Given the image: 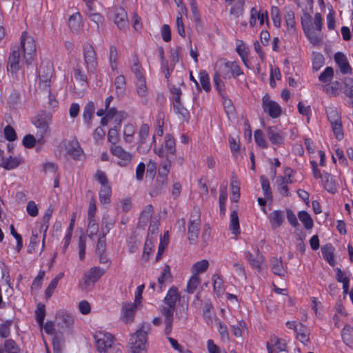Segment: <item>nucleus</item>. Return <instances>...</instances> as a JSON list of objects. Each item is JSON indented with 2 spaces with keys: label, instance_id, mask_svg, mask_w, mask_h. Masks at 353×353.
I'll list each match as a JSON object with an SVG mask.
<instances>
[{
  "label": "nucleus",
  "instance_id": "obj_16",
  "mask_svg": "<svg viewBox=\"0 0 353 353\" xmlns=\"http://www.w3.org/2000/svg\"><path fill=\"white\" fill-rule=\"evenodd\" d=\"M63 144L66 153L71 157L79 159L81 156L82 150L77 140H65Z\"/></svg>",
  "mask_w": 353,
  "mask_h": 353
},
{
  "label": "nucleus",
  "instance_id": "obj_54",
  "mask_svg": "<svg viewBox=\"0 0 353 353\" xmlns=\"http://www.w3.org/2000/svg\"><path fill=\"white\" fill-rule=\"evenodd\" d=\"M261 183L262 186V190L263 191L264 196L267 199L272 198V192L270 190V183L268 179L264 176H261Z\"/></svg>",
  "mask_w": 353,
  "mask_h": 353
},
{
  "label": "nucleus",
  "instance_id": "obj_57",
  "mask_svg": "<svg viewBox=\"0 0 353 353\" xmlns=\"http://www.w3.org/2000/svg\"><path fill=\"white\" fill-rule=\"evenodd\" d=\"M149 135V126L143 123L141 125L139 132V143H143Z\"/></svg>",
  "mask_w": 353,
  "mask_h": 353
},
{
  "label": "nucleus",
  "instance_id": "obj_19",
  "mask_svg": "<svg viewBox=\"0 0 353 353\" xmlns=\"http://www.w3.org/2000/svg\"><path fill=\"white\" fill-rule=\"evenodd\" d=\"M334 58L341 73L352 74V68L343 53L338 52L334 54Z\"/></svg>",
  "mask_w": 353,
  "mask_h": 353
},
{
  "label": "nucleus",
  "instance_id": "obj_28",
  "mask_svg": "<svg viewBox=\"0 0 353 353\" xmlns=\"http://www.w3.org/2000/svg\"><path fill=\"white\" fill-rule=\"evenodd\" d=\"M270 221L273 228L281 225L284 221L283 212L281 210H274L270 214Z\"/></svg>",
  "mask_w": 353,
  "mask_h": 353
},
{
  "label": "nucleus",
  "instance_id": "obj_22",
  "mask_svg": "<svg viewBox=\"0 0 353 353\" xmlns=\"http://www.w3.org/2000/svg\"><path fill=\"white\" fill-rule=\"evenodd\" d=\"M270 268L272 272L280 277H284L286 274V269L283 266L281 258H272L270 260Z\"/></svg>",
  "mask_w": 353,
  "mask_h": 353
},
{
  "label": "nucleus",
  "instance_id": "obj_56",
  "mask_svg": "<svg viewBox=\"0 0 353 353\" xmlns=\"http://www.w3.org/2000/svg\"><path fill=\"white\" fill-rule=\"evenodd\" d=\"M164 158H165V160L162 161L160 164L159 172L163 173L164 174H168V173L170 172V168L171 164H172V157H164Z\"/></svg>",
  "mask_w": 353,
  "mask_h": 353
},
{
  "label": "nucleus",
  "instance_id": "obj_43",
  "mask_svg": "<svg viewBox=\"0 0 353 353\" xmlns=\"http://www.w3.org/2000/svg\"><path fill=\"white\" fill-rule=\"evenodd\" d=\"M270 343L272 346L274 347V350L277 352L284 351L286 348V343L283 339L277 338L273 336L270 339Z\"/></svg>",
  "mask_w": 353,
  "mask_h": 353
},
{
  "label": "nucleus",
  "instance_id": "obj_42",
  "mask_svg": "<svg viewBox=\"0 0 353 353\" xmlns=\"http://www.w3.org/2000/svg\"><path fill=\"white\" fill-rule=\"evenodd\" d=\"M297 334V339L303 343L309 341V333L307 329L301 323H299L298 331H295Z\"/></svg>",
  "mask_w": 353,
  "mask_h": 353
},
{
  "label": "nucleus",
  "instance_id": "obj_23",
  "mask_svg": "<svg viewBox=\"0 0 353 353\" xmlns=\"http://www.w3.org/2000/svg\"><path fill=\"white\" fill-rule=\"evenodd\" d=\"M245 258L253 268L259 270H261V265H262L264 259L263 256L259 253L258 249H256V254L255 256H254L250 252H247Z\"/></svg>",
  "mask_w": 353,
  "mask_h": 353
},
{
  "label": "nucleus",
  "instance_id": "obj_29",
  "mask_svg": "<svg viewBox=\"0 0 353 353\" xmlns=\"http://www.w3.org/2000/svg\"><path fill=\"white\" fill-rule=\"evenodd\" d=\"M112 194V188L110 185L101 186L99 192V200L101 204H109Z\"/></svg>",
  "mask_w": 353,
  "mask_h": 353
},
{
  "label": "nucleus",
  "instance_id": "obj_51",
  "mask_svg": "<svg viewBox=\"0 0 353 353\" xmlns=\"http://www.w3.org/2000/svg\"><path fill=\"white\" fill-rule=\"evenodd\" d=\"M199 80L201 84L202 88L206 92L210 91V79L208 72L205 70H202L199 73Z\"/></svg>",
  "mask_w": 353,
  "mask_h": 353
},
{
  "label": "nucleus",
  "instance_id": "obj_55",
  "mask_svg": "<svg viewBox=\"0 0 353 353\" xmlns=\"http://www.w3.org/2000/svg\"><path fill=\"white\" fill-rule=\"evenodd\" d=\"M93 177L101 184V186L109 185L105 172L101 170H98Z\"/></svg>",
  "mask_w": 353,
  "mask_h": 353
},
{
  "label": "nucleus",
  "instance_id": "obj_44",
  "mask_svg": "<svg viewBox=\"0 0 353 353\" xmlns=\"http://www.w3.org/2000/svg\"><path fill=\"white\" fill-rule=\"evenodd\" d=\"M276 183L277 186V190L281 194L285 196H290L289 189L288 185L285 184L283 181V176H278L276 180Z\"/></svg>",
  "mask_w": 353,
  "mask_h": 353
},
{
  "label": "nucleus",
  "instance_id": "obj_53",
  "mask_svg": "<svg viewBox=\"0 0 353 353\" xmlns=\"http://www.w3.org/2000/svg\"><path fill=\"white\" fill-rule=\"evenodd\" d=\"M4 349L7 353H19L20 352L19 346L11 339L5 341Z\"/></svg>",
  "mask_w": 353,
  "mask_h": 353
},
{
  "label": "nucleus",
  "instance_id": "obj_62",
  "mask_svg": "<svg viewBox=\"0 0 353 353\" xmlns=\"http://www.w3.org/2000/svg\"><path fill=\"white\" fill-rule=\"evenodd\" d=\"M26 211L31 216H37L39 213L37 205L33 201H30L26 206Z\"/></svg>",
  "mask_w": 353,
  "mask_h": 353
},
{
  "label": "nucleus",
  "instance_id": "obj_10",
  "mask_svg": "<svg viewBox=\"0 0 353 353\" xmlns=\"http://www.w3.org/2000/svg\"><path fill=\"white\" fill-rule=\"evenodd\" d=\"M262 108L272 118H277L281 113L280 105L270 99L269 95L265 94L262 99Z\"/></svg>",
  "mask_w": 353,
  "mask_h": 353
},
{
  "label": "nucleus",
  "instance_id": "obj_46",
  "mask_svg": "<svg viewBox=\"0 0 353 353\" xmlns=\"http://www.w3.org/2000/svg\"><path fill=\"white\" fill-rule=\"evenodd\" d=\"M105 273V270L99 267H94L90 270V282H97Z\"/></svg>",
  "mask_w": 353,
  "mask_h": 353
},
{
  "label": "nucleus",
  "instance_id": "obj_41",
  "mask_svg": "<svg viewBox=\"0 0 353 353\" xmlns=\"http://www.w3.org/2000/svg\"><path fill=\"white\" fill-rule=\"evenodd\" d=\"M299 220L302 222L304 227L307 230H310L313 227V220L310 215L305 211H301L298 214Z\"/></svg>",
  "mask_w": 353,
  "mask_h": 353
},
{
  "label": "nucleus",
  "instance_id": "obj_48",
  "mask_svg": "<svg viewBox=\"0 0 353 353\" xmlns=\"http://www.w3.org/2000/svg\"><path fill=\"white\" fill-rule=\"evenodd\" d=\"M254 141L258 146L265 148L268 147V143L265 139L264 134L261 130H256L254 132Z\"/></svg>",
  "mask_w": 353,
  "mask_h": 353
},
{
  "label": "nucleus",
  "instance_id": "obj_7",
  "mask_svg": "<svg viewBox=\"0 0 353 353\" xmlns=\"http://www.w3.org/2000/svg\"><path fill=\"white\" fill-rule=\"evenodd\" d=\"M200 225V212L198 210H194L191 214L188 224V239L190 242H194L197 239Z\"/></svg>",
  "mask_w": 353,
  "mask_h": 353
},
{
  "label": "nucleus",
  "instance_id": "obj_39",
  "mask_svg": "<svg viewBox=\"0 0 353 353\" xmlns=\"http://www.w3.org/2000/svg\"><path fill=\"white\" fill-rule=\"evenodd\" d=\"M200 283V277L192 274V276L187 283L186 292L189 294H193Z\"/></svg>",
  "mask_w": 353,
  "mask_h": 353
},
{
  "label": "nucleus",
  "instance_id": "obj_32",
  "mask_svg": "<svg viewBox=\"0 0 353 353\" xmlns=\"http://www.w3.org/2000/svg\"><path fill=\"white\" fill-rule=\"evenodd\" d=\"M209 268V262L208 260L203 259L195 263L191 268L192 274L199 276V274L207 271Z\"/></svg>",
  "mask_w": 353,
  "mask_h": 353
},
{
  "label": "nucleus",
  "instance_id": "obj_63",
  "mask_svg": "<svg viewBox=\"0 0 353 353\" xmlns=\"http://www.w3.org/2000/svg\"><path fill=\"white\" fill-rule=\"evenodd\" d=\"M108 141L112 143V145H117L116 143L119 141V134L117 128H111L108 134Z\"/></svg>",
  "mask_w": 353,
  "mask_h": 353
},
{
  "label": "nucleus",
  "instance_id": "obj_24",
  "mask_svg": "<svg viewBox=\"0 0 353 353\" xmlns=\"http://www.w3.org/2000/svg\"><path fill=\"white\" fill-rule=\"evenodd\" d=\"M45 142V139L34 137L32 134H27L23 139V144L27 148H32L36 145H42Z\"/></svg>",
  "mask_w": 353,
  "mask_h": 353
},
{
  "label": "nucleus",
  "instance_id": "obj_3",
  "mask_svg": "<svg viewBox=\"0 0 353 353\" xmlns=\"http://www.w3.org/2000/svg\"><path fill=\"white\" fill-rule=\"evenodd\" d=\"M150 330V324L143 323L136 332L130 336V353H144L145 352L148 334Z\"/></svg>",
  "mask_w": 353,
  "mask_h": 353
},
{
  "label": "nucleus",
  "instance_id": "obj_34",
  "mask_svg": "<svg viewBox=\"0 0 353 353\" xmlns=\"http://www.w3.org/2000/svg\"><path fill=\"white\" fill-rule=\"evenodd\" d=\"M153 214V207L152 205H148L143 210L139 218V224L145 226L150 220Z\"/></svg>",
  "mask_w": 353,
  "mask_h": 353
},
{
  "label": "nucleus",
  "instance_id": "obj_47",
  "mask_svg": "<svg viewBox=\"0 0 353 353\" xmlns=\"http://www.w3.org/2000/svg\"><path fill=\"white\" fill-rule=\"evenodd\" d=\"M324 64V57L321 53H313L312 68L314 71L319 70Z\"/></svg>",
  "mask_w": 353,
  "mask_h": 353
},
{
  "label": "nucleus",
  "instance_id": "obj_21",
  "mask_svg": "<svg viewBox=\"0 0 353 353\" xmlns=\"http://www.w3.org/2000/svg\"><path fill=\"white\" fill-rule=\"evenodd\" d=\"M3 151L0 149V157L1 158V165L6 170H12L23 163V160L20 157H10L8 159H5L3 157Z\"/></svg>",
  "mask_w": 353,
  "mask_h": 353
},
{
  "label": "nucleus",
  "instance_id": "obj_52",
  "mask_svg": "<svg viewBox=\"0 0 353 353\" xmlns=\"http://www.w3.org/2000/svg\"><path fill=\"white\" fill-rule=\"evenodd\" d=\"M86 236L81 235L79 241V258L81 261L85 259L86 250Z\"/></svg>",
  "mask_w": 353,
  "mask_h": 353
},
{
  "label": "nucleus",
  "instance_id": "obj_25",
  "mask_svg": "<svg viewBox=\"0 0 353 353\" xmlns=\"http://www.w3.org/2000/svg\"><path fill=\"white\" fill-rule=\"evenodd\" d=\"M168 282H171V274L170 267L165 265L161 276L158 278L159 292H162Z\"/></svg>",
  "mask_w": 353,
  "mask_h": 353
},
{
  "label": "nucleus",
  "instance_id": "obj_45",
  "mask_svg": "<svg viewBox=\"0 0 353 353\" xmlns=\"http://www.w3.org/2000/svg\"><path fill=\"white\" fill-rule=\"evenodd\" d=\"M334 77V70L332 67H327L319 76V80L323 83H328Z\"/></svg>",
  "mask_w": 353,
  "mask_h": 353
},
{
  "label": "nucleus",
  "instance_id": "obj_49",
  "mask_svg": "<svg viewBox=\"0 0 353 353\" xmlns=\"http://www.w3.org/2000/svg\"><path fill=\"white\" fill-rule=\"evenodd\" d=\"M125 79L123 75H119L116 77L114 85L116 87L117 92L119 94H123L125 88Z\"/></svg>",
  "mask_w": 353,
  "mask_h": 353
},
{
  "label": "nucleus",
  "instance_id": "obj_36",
  "mask_svg": "<svg viewBox=\"0 0 353 353\" xmlns=\"http://www.w3.org/2000/svg\"><path fill=\"white\" fill-rule=\"evenodd\" d=\"M131 71L134 74L135 81L145 79L143 72V68L137 57L133 59V64L131 66Z\"/></svg>",
  "mask_w": 353,
  "mask_h": 353
},
{
  "label": "nucleus",
  "instance_id": "obj_18",
  "mask_svg": "<svg viewBox=\"0 0 353 353\" xmlns=\"http://www.w3.org/2000/svg\"><path fill=\"white\" fill-rule=\"evenodd\" d=\"M265 132L269 140L274 145H281L283 143L284 136L283 132L276 126L266 128Z\"/></svg>",
  "mask_w": 353,
  "mask_h": 353
},
{
  "label": "nucleus",
  "instance_id": "obj_5",
  "mask_svg": "<svg viewBox=\"0 0 353 353\" xmlns=\"http://www.w3.org/2000/svg\"><path fill=\"white\" fill-rule=\"evenodd\" d=\"M216 68L223 78H227L230 72L234 78L243 74L237 62L227 61L225 59H221L216 62Z\"/></svg>",
  "mask_w": 353,
  "mask_h": 353
},
{
  "label": "nucleus",
  "instance_id": "obj_40",
  "mask_svg": "<svg viewBox=\"0 0 353 353\" xmlns=\"http://www.w3.org/2000/svg\"><path fill=\"white\" fill-rule=\"evenodd\" d=\"M118 53L115 46H112L109 52V63L113 71L117 70Z\"/></svg>",
  "mask_w": 353,
  "mask_h": 353
},
{
  "label": "nucleus",
  "instance_id": "obj_59",
  "mask_svg": "<svg viewBox=\"0 0 353 353\" xmlns=\"http://www.w3.org/2000/svg\"><path fill=\"white\" fill-rule=\"evenodd\" d=\"M221 74L218 72V71H216V74L214 77L213 81L214 86L216 89L218 90V92L222 94V92L224 91V83L221 79Z\"/></svg>",
  "mask_w": 353,
  "mask_h": 353
},
{
  "label": "nucleus",
  "instance_id": "obj_33",
  "mask_svg": "<svg viewBox=\"0 0 353 353\" xmlns=\"http://www.w3.org/2000/svg\"><path fill=\"white\" fill-rule=\"evenodd\" d=\"M322 254L323 258L331 266L333 267L336 265V261L334 256V248L331 245H325L322 248Z\"/></svg>",
  "mask_w": 353,
  "mask_h": 353
},
{
  "label": "nucleus",
  "instance_id": "obj_1",
  "mask_svg": "<svg viewBox=\"0 0 353 353\" xmlns=\"http://www.w3.org/2000/svg\"><path fill=\"white\" fill-rule=\"evenodd\" d=\"M179 294L178 290L175 287H172L168 292L164 302L168 307H162L161 313L165 316V334L169 335L172 332V326L173 321V314L175 311L176 301H178Z\"/></svg>",
  "mask_w": 353,
  "mask_h": 353
},
{
  "label": "nucleus",
  "instance_id": "obj_8",
  "mask_svg": "<svg viewBox=\"0 0 353 353\" xmlns=\"http://www.w3.org/2000/svg\"><path fill=\"white\" fill-rule=\"evenodd\" d=\"M321 25L322 23H302L306 37L313 44H318L321 41Z\"/></svg>",
  "mask_w": 353,
  "mask_h": 353
},
{
  "label": "nucleus",
  "instance_id": "obj_31",
  "mask_svg": "<svg viewBox=\"0 0 353 353\" xmlns=\"http://www.w3.org/2000/svg\"><path fill=\"white\" fill-rule=\"evenodd\" d=\"M97 210L95 201H90V235L91 234H97L99 230V225L97 223H93L91 225V223L94 221L92 217L94 216L95 211ZM91 236H90V238Z\"/></svg>",
  "mask_w": 353,
  "mask_h": 353
},
{
  "label": "nucleus",
  "instance_id": "obj_20",
  "mask_svg": "<svg viewBox=\"0 0 353 353\" xmlns=\"http://www.w3.org/2000/svg\"><path fill=\"white\" fill-rule=\"evenodd\" d=\"M105 234L103 232L102 235L99 238L96 247V254L98 256L101 263H105L108 261L107 255L105 254Z\"/></svg>",
  "mask_w": 353,
  "mask_h": 353
},
{
  "label": "nucleus",
  "instance_id": "obj_64",
  "mask_svg": "<svg viewBox=\"0 0 353 353\" xmlns=\"http://www.w3.org/2000/svg\"><path fill=\"white\" fill-rule=\"evenodd\" d=\"M245 1L244 0H237L235 3V6L230 10V13L234 15H239L241 14Z\"/></svg>",
  "mask_w": 353,
  "mask_h": 353
},
{
  "label": "nucleus",
  "instance_id": "obj_61",
  "mask_svg": "<svg viewBox=\"0 0 353 353\" xmlns=\"http://www.w3.org/2000/svg\"><path fill=\"white\" fill-rule=\"evenodd\" d=\"M43 170L46 174H54L57 172V165L52 162L45 163L43 165Z\"/></svg>",
  "mask_w": 353,
  "mask_h": 353
},
{
  "label": "nucleus",
  "instance_id": "obj_6",
  "mask_svg": "<svg viewBox=\"0 0 353 353\" xmlns=\"http://www.w3.org/2000/svg\"><path fill=\"white\" fill-rule=\"evenodd\" d=\"M154 152L159 157H173L176 155V144L173 137L167 134L164 138L163 146L160 148L155 147Z\"/></svg>",
  "mask_w": 353,
  "mask_h": 353
},
{
  "label": "nucleus",
  "instance_id": "obj_58",
  "mask_svg": "<svg viewBox=\"0 0 353 353\" xmlns=\"http://www.w3.org/2000/svg\"><path fill=\"white\" fill-rule=\"evenodd\" d=\"M39 237L37 234H34L32 232V236L30 238V244L28 248V252L29 253H33L36 251V248L39 243Z\"/></svg>",
  "mask_w": 353,
  "mask_h": 353
},
{
  "label": "nucleus",
  "instance_id": "obj_60",
  "mask_svg": "<svg viewBox=\"0 0 353 353\" xmlns=\"http://www.w3.org/2000/svg\"><path fill=\"white\" fill-rule=\"evenodd\" d=\"M333 133L338 140L343 138V131L342 127V122H339L331 125Z\"/></svg>",
  "mask_w": 353,
  "mask_h": 353
},
{
  "label": "nucleus",
  "instance_id": "obj_30",
  "mask_svg": "<svg viewBox=\"0 0 353 353\" xmlns=\"http://www.w3.org/2000/svg\"><path fill=\"white\" fill-rule=\"evenodd\" d=\"M173 108L174 112L178 115L179 119L185 121L189 119V112L183 105L181 101L173 102Z\"/></svg>",
  "mask_w": 353,
  "mask_h": 353
},
{
  "label": "nucleus",
  "instance_id": "obj_9",
  "mask_svg": "<svg viewBox=\"0 0 353 353\" xmlns=\"http://www.w3.org/2000/svg\"><path fill=\"white\" fill-rule=\"evenodd\" d=\"M51 121L50 115L38 117L34 121V125L37 129L36 136L45 139V137L50 134V123Z\"/></svg>",
  "mask_w": 353,
  "mask_h": 353
},
{
  "label": "nucleus",
  "instance_id": "obj_37",
  "mask_svg": "<svg viewBox=\"0 0 353 353\" xmlns=\"http://www.w3.org/2000/svg\"><path fill=\"white\" fill-rule=\"evenodd\" d=\"M135 127L130 123H127L123 127V136L125 142L131 143L134 139Z\"/></svg>",
  "mask_w": 353,
  "mask_h": 353
},
{
  "label": "nucleus",
  "instance_id": "obj_15",
  "mask_svg": "<svg viewBox=\"0 0 353 353\" xmlns=\"http://www.w3.org/2000/svg\"><path fill=\"white\" fill-rule=\"evenodd\" d=\"M137 305L136 303H126L123 304L121 319L125 323H129L133 321L137 310Z\"/></svg>",
  "mask_w": 353,
  "mask_h": 353
},
{
  "label": "nucleus",
  "instance_id": "obj_27",
  "mask_svg": "<svg viewBox=\"0 0 353 353\" xmlns=\"http://www.w3.org/2000/svg\"><path fill=\"white\" fill-rule=\"evenodd\" d=\"M322 182L323 183L324 188L328 192L334 193L336 191L337 183L330 174L327 172L323 174Z\"/></svg>",
  "mask_w": 353,
  "mask_h": 353
},
{
  "label": "nucleus",
  "instance_id": "obj_4",
  "mask_svg": "<svg viewBox=\"0 0 353 353\" xmlns=\"http://www.w3.org/2000/svg\"><path fill=\"white\" fill-rule=\"evenodd\" d=\"M20 47L23 60L27 65H30L36 54L37 46L34 39L27 31L21 35Z\"/></svg>",
  "mask_w": 353,
  "mask_h": 353
},
{
  "label": "nucleus",
  "instance_id": "obj_12",
  "mask_svg": "<svg viewBox=\"0 0 353 353\" xmlns=\"http://www.w3.org/2000/svg\"><path fill=\"white\" fill-rule=\"evenodd\" d=\"M128 115L123 111H118L115 108H110L105 113V117L101 119L102 125H107L109 121H112L116 125H119L126 119Z\"/></svg>",
  "mask_w": 353,
  "mask_h": 353
},
{
  "label": "nucleus",
  "instance_id": "obj_38",
  "mask_svg": "<svg viewBox=\"0 0 353 353\" xmlns=\"http://www.w3.org/2000/svg\"><path fill=\"white\" fill-rule=\"evenodd\" d=\"M230 229L234 234L240 233L239 221L236 210H233L230 214Z\"/></svg>",
  "mask_w": 353,
  "mask_h": 353
},
{
  "label": "nucleus",
  "instance_id": "obj_35",
  "mask_svg": "<svg viewBox=\"0 0 353 353\" xmlns=\"http://www.w3.org/2000/svg\"><path fill=\"white\" fill-rule=\"evenodd\" d=\"M326 114L327 119L330 123V125L341 121V115L338 112L336 108L333 106L327 107L326 108Z\"/></svg>",
  "mask_w": 353,
  "mask_h": 353
},
{
  "label": "nucleus",
  "instance_id": "obj_2",
  "mask_svg": "<svg viewBox=\"0 0 353 353\" xmlns=\"http://www.w3.org/2000/svg\"><path fill=\"white\" fill-rule=\"evenodd\" d=\"M95 347L99 353H120L121 346L114 343L112 334L103 331H97L93 334Z\"/></svg>",
  "mask_w": 353,
  "mask_h": 353
},
{
  "label": "nucleus",
  "instance_id": "obj_11",
  "mask_svg": "<svg viewBox=\"0 0 353 353\" xmlns=\"http://www.w3.org/2000/svg\"><path fill=\"white\" fill-rule=\"evenodd\" d=\"M21 68L19 48L14 46L12 48L8 57L7 70L12 74H16Z\"/></svg>",
  "mask_w": 353,
  "mask_h": 353
},
{
  "label": "nucleus",
  "instance_id": "obj_17",
  "mask_svg": "<svg viewBox=\"0 0 353 353\" xmlns=\"http://www.w3.org/2000/svg\"><path fill=\"white\" fill-rule=\"evenodd\" d=\"M56 319L58 324L62 328H70L74 323L72 315L66 310H59L56 314Z\"/></svg>",
  "mask_w": 353,
  "mask_h": 353
},
{
  "label": "nucleus",
  "instance_id": "obj_26",
  "mask_svg": "<svg viewBox=\"0 0 353 353\" xmlns=\"http://www.w3.org/2000/svg\"><path fill=\"white\" fill-rule=\"evenodd\" d=\"M236 51L241 58V60L246 67L248 65V48L241 40L236 41Z\"/></svg>",
  "mask_w": 353,
  "mask_h": 353
},
{
  "label": "nucleus",
  "instance_id": "obj_14",
  "mask_svg": "<svg viewBox=\"0 0 353 353\" xmlns=\"http://www.w3.org/2000/svg\"><path fill=\"white\" fill-rule=\"evenodd\" d=\"M136 93L142 104L146 105L149 102V90L145 79L134 81Z\"/></svg>",
  "mask_w": 353,
  "mask_h": 353
},
{
  "label": "nucleus",
  "instance_id": "obj_50",
  "mask_svg": "<svg viewBox=\"0 0 353 353\" xmlns=\"http://www.w3.org/2000/svg\"><path fill=\"white\" fill-rule=\"evenodd\" d=\"M341 336L346 344L351 343L353 341V328L350 326H345L342 330Z\"/></svg>",
  "mask_w": 353,
  "mask_h": 353
},
{
  "label": "nucleus",
  "instance_id": "obj_13",
  "mask_svg": "<svg viewBox=\"0 0 353 353\" xmlns=\"http://www.w3.org/2000/svg\"><path fill=\"white\" fill-rule=\"evenodd\" d=\"M110 152L114 156L117 157L119 159L118 164L120 166H126L132 159V154L125 151L120 145H112L110 148Z\"/></svg>",
  "mask_w": 353,
  "mask_h": 353
}]
</instances>
